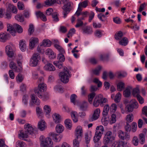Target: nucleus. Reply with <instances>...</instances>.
I'll use <instances>...</instances> for the list:
<instances>
[{"instance_id": "nucleus-1", "label": "nucleus", "mask_w": 147, "mask_h": 147, "mask_svg": "<svg viewBox=\"0 0 147 147\" xmlns=\"http://www.w3.org/2000/svg\"><path fill=\"white\" fill-rule=\"evenodd\" d=\"M24 129L19 131L18 135L19 138L24 140L26 141V139L29 136L31 137H35L37 133V129L33 128L32 125L29 123L25 124L24 126Z\"/></svg>"}, {"instance_id": "nucleus-2", "label": "nucleus", "mask_w": 147, "mask_h": 147, "mask_svg": "<svg viewBox=\"0 0 147 147\" xmlns=\"http://www.w3.org/2000/svg\"><path fill=\"white\" fill-rule=\"evenodd\" d=\"M39 139L40 147H53V142L50 137L45 138L44 136L42 135Z\"/></svg>"}, {"instance_id": "nucleus-3", "label": "nucleus", "mask_w": 147, "mask_h": 147, "mask_svg": "<svg viewBox=\"0 0 147 147\" xmlns=\"http://www.w3.org/2000/svg\"><path fill=\"white\" fill-rule=\"evenodd\" d=\"M104 131V128L102 125L98 126L96 127L95 135L93 138V140L94 142H98L100 140Z\"/></svg>"}, {"instance_id": "nucleus-4", "label": "nucleus", "mask_w": 147, "mask_h": 147, "mask_svg": "<svg viewBox=\"0 0 147 147\" xmlns=\"http://www.w3.org/2000/svg\"><path fill=\"white\" fill-rule=\"evenodd\" d=\"M47 85L45 83L41 82L38 85V88H35L34 91L36 95L39 98L42 97V92L46 90Z\"/></svg>"}, {"instance_id": "nucleus-5", "label": "nucleus", "mask_w": 147, "mask_h": 147, "mask_svg": "<svg viewBox=\"0 0 147 147\" xmlns=\"http://www.w3.org/2000/svg\"><path fill=\"white\" fill-rule=\"evenodd\" d=\"M64 70L59 73V76L61 81L63 83H66L68 82L69 78L71 76L70 72L66 67L64 68Z\"/></svg>"}, {"instance_id": "nucleus-6", "label": "nucleus", "mask_w": 147, "mask_h": 147, "mask_svg": "<svg viewBox=\"0 0 147 147\" xmlns=\"http://www.w3.org/2000/svg\"><path fill=\"white\" fill-rule=\"evenodd\" d=\"M40 59V55L38 53H34L30 59V66L35 67L39 64Z\"/></svg>"}, {"instance_id": "nucleus-7", "label": "nucleus", "mask_w": 147, "mask_h": 147, "mask_svg": "<svg viewBox=\"0 0 147 147\" xmlns=\"http://www.w3.org/2000/svg\"><path fill=\"white\" fill-rule=\"evenodd\" d=\"M73 5V3L71 1H67L66 3H65L63 7V17L64 18L67 17V15L71 10Z\"/></svg>"}, {"instance_id": "nucleus-8", "label": "nucleus", "mask_w": 147, "mask_h": 147, "mask_svg": "<svg viewBox=\"0 0 147 147\" xmlns=\"http://www.w3.org/2000/svg\"><path fill=\"white\" fill-rule=\"evenodd\" d=\"M113 136V133L111 131H108L105 133L103 139V143L104 144L108 145L112 142L111 138Z\"/></svg>"}, {"instance_id": "nucleus-9", "label": "nucleus", "mask_w": 147, "mask_h": 147, "mask_svg": "<svg viewBox=\"0 0 147 147\" xmlns=\"http://www.w3.org/2000/svg\"><path fill=\"white\" fill-rule=\"evenodd\" d=\"M9 60L10 61L9 66L11 69L16 72H20L22 70V68L21 66V63L19 60L17 61V63L19 66L18 67H17L16 64L13 61H11V60L10 59H9Z\"/></svg>"}, {"instance_id": "nucleus-10", "label": "nucleus", "mask_w": 147, "mask_h": 147, "mask_svg": "<svg viewBox=\"0 0 147 147\" xmlns=\"http://www.w3.org/2000/svg\"><path fill=\"white\" fill-rule=\"evenodd\" d=\"M12 46L9 45L6 46L5 47V51L6 54L8 56L11 58H12L13 60L15 59L14 57V52L13 50Z\"/></svg>"}, {"instance_id": "nucleus-11", "label": "nucleus", "mask_w": 147, "mask_h": 147, "mask_svg": "<svg viewBox=\"0 0 147 147\" xmlns=\"http://www.w3.org/2000/svg\"><path fill=\"white\" fill-rule=\"evenodd\" d=\"M75 136L76 138L81 140L83 135L82 128L80 126H78L75 129Z\"/></svg>"}, {"instance_id": "nucleus-12", "label": "nucleus", "mask_w": 147, "mask_h": 147, "mask_svg": "<svg viewBox=\"0 0 147 147\" xmlns=\"http://www.w3.org/2000/svg\"><path fill=\"white\" fill-rule=\"evenodd\" d=\"M38 39L37 37H32L29 40V47L30 49H32L34 47L35 45L38 43Z\"/></svg>"}, {"instance_id": "nucleus-13", "label": "nucleus", "mask_w": 147, "mask_h": 147, "mask_svg": "<svg viewBox=\"0 0 147 147\" xmlns=\"http://www.w3.org/2000/svg\"><path fill=\"white\" fill-rule=\"evenodd\" d=\"M100 113V110L99 109L97 108L95 109L92 115L90 117V120L93 121L97 119L99 117Z\"/></svg>"}, {"instance_id": "nucleus-14", "label": "nucleus", "mask_w": 147, "mask_h": 147, "mask_svg": "<svg viewBox=\"0 0 147 147\" xmlns=\"http://www.w3.org/2000/svg\"><path fill=\"white\" fill-rule=\"evenodd\" d=\"M49 136L51 138H52L55 142L59 141L62 138V136L60 134H56L54 133H51Z\"/></svg>"}, {"instance_id": "nucleus-15", "label": "nucleus", "mask_w": 147, "mask_h": 147, "mask_svg": "<svg viewBox=\"0 0 147 147\" xmlns=\"http://www.w3.org/2000/svg\"><path fill=\"white\" fill-rule=\"evenodd\" d=\"M92 137V132L90 131H88L85 134L84 139L86 144H89L90 142Z\"/></svg>"}, {"instance_id": "nucleus-16", "label": "nucleus", "mask_w": 147, "mask_h": 147, "mask_svg": "<svg viewBox=\"0 0 147 147\" xmlns=\"http://www.w3.org/2000/svg\"><path fill=\"white\" fill-rule=\"evenodd\" d=\"M45 53L49 55V57L51 59H54L56 57L55 53L51 49L49 48H48L46 50Z\"/></svg>"}, {"instance_id": "nucleus-17", "label": "nucleus", "mask_w": 147, "mask_h": 147, "mask_svg": "<svg viewBox=\"0 0 147 147\" xmlns=\"http://www.w3.org/2000/svg\"><path fill=\"white\" fill-rule=\"evenodd\" d=\"M7 9L8 11H12L13 13H17L18 10L16 7L10 3H8L7 6Z\"/></svg>"}, {"instance_id": "nucleus-18", "label": "nucleus", "mask_w": 147, "mask_h": 147, "mask_svg": "<svg viewBox=\"0 0 147 147\" xmlns=\"http://www.w3.org/2000/svg\"><path fill=\"white\" fill-rule=\"evenodd\" d=\"M7 31H9L10 34L13 36H15L16 34V32L14 28L12 25L9 24H7Z\"/></svg>"}, {"instance_id": "nucleus-19", "label": "nucleus", "mask_w": 147, "mask_h": 147, "mask_svg": "<svg viewBox=\"0 0 147 147\" xmlns=\"http://www.w3.org/2000/svg\"><path fill=\"white\" fill-rule=\"evenodd\" d=\"M101 97L102 94H100L95 97L93 102V105L94 106L97 107L100 104Z\"/></svg>"}, {"instance_id": "nucleus-20", "label": "nucleus", "mask_w": 147, "mask_h": 147, "mask_svg": "<svg viewBox=\"0 0 147 147\" xmlns=\"http://www.w3.org/2000/svg\"><path fill=\"white\" fill-rule=\"evenodd\" d=\"M38 128L40 131H42L45 129L46 128V123L43 120L39 121L38 123Z\"/></svg>"}, {"instance_id": "nucleus-21", "label": "nucleus", "mask_w": 147, "mask_h": 147, "mask_svg": "<svg viewBox=\"0 0 147 147\" xmlns=\"http://www.w3.org/2000/svg\"><path fill=\"white\" fill-rule=\"evenodd\" d=\"M30 97L32 102L34 104L38 105L40 104V100L34 94H31Z\"/></svg>"}, {"instance_id": "nucleus-22", "label": "nucleus", "mask_w": 147, "mask_h": 147, "mask_svg": "<svg viewBox=\"0 0 147 147\" xmlns=\"http://www.w3.org/2000/svg\"><path fill=\"white\" fill-rule=\"evenodd\" d=\"M44 69L49 71H54L55 70V67L50 63H48L44 67Z\"/></svg>"}, {"instance_id": "nucleus-23", "label": "nucleus", "mask_w": 147, "mask_h": 147, "mask_svg": "<svg viewBox=\"0 0 147 147\" xmlns=\"http://www.w3.org/2000/svg\"><path fill=\"white\" fill-rule=\"evenodd\" d=\"M36 15L37 18H40L43 21H47V18L45 16L43 13L40 11L36 12Z\"/></svg>"}, {"instance_id": "nucleus-24", "label": "nucleus", "mask_w": 147, "mask_h": 147, "mask_svg": "<svg viewBox=\"0 0 147 147\" xmlns=\"http://www.w3.org/2000/svg\"><path fill=\"white\" fill-rule=\"evenodd\" d=\"M20 47V50L22 51H25L26 48V43L25 40H21L19 43Z\"/></svg>"}, {"instance_id": "nucleus-25", "label": "nucleus", "mask_w": 147, "mask_h": 147, "mask_svg": "<svg viewBox=\"0 0 147 147\" xmlns=\"http://www.w3.org/2000/svg\"><path fill=\"white\" fill-rule=\"evenodd\" d=\"M131 89V88L130 86L126 88L125 90L123 92V94L125 97H128L130 96Z\"/></svg>"}, {"instance_id": "nucleus-26", "label": "nucleus", "mask_w": 147, "mask_h": 147, "mask_svg": "<svg viewBox=\"0 0 147 147\" xmlns=\"http://www.w3.org/2000/svg\"><path fill=\"white\" fill-rule=\"evenodd\" d=\"M124 142L121 141H116L114 142L111 147H123Z\"/></svg>"}, {"instance_id": "nucleus-27", "label": "nucleus", "mask_w": 147, "mask_h": 147, "mask_svg": "<svg viewBox=\"0 0 147 147\" xmlns=\"http://www.w3.org/2000/svg\"><path fill=\"white\" fill-rule=\"evenodd\" d=\"M53 117L54 121L56 123H59L61 121L60 116L58 114L54 113L53 115Z\"/></svg>"}, {"instance_id": "nucleus-28", "label": "nucleus", "mask_w": 147, "mask_h": 147, "mask_svg": "<svg viewBox=\"0 0 147 147\" xmlns=\"http://www.w3.org/2000/svg\"><path fill=\"white\" fill-rule=\"evenodd\" d=\"M9 35L6 33H1L0 34V41L4 42L7 39Z\"/></svg>"}, {"instance_id": "nucleus-29", "label": "nucleus", "mask_w": 147, "mask_h": 147, "mask_svg": "<svg viewBox=\"0 0 147 147\" xmlns=\"http://www.w3.org/2000/svg\"><path fill=\"white\" fill-rule=\"evenodd\" d=\"M110 55V53L101 54L100 55V58L102 61L107 60L108 59Z\"/></svg>"}, {"instance_id": "nucleus-30", "label": "nucleus", "mask_w": 147, "mask_h": 147, "mask_svg": "<svg viewBox=\"0 0 147 147\" xmlns=\"http://www.w3.org/2000/svg\"><path fill=\"white\" fill-rule=\"evenodd\" d=\"M128 43V40L127 38L126 37H123L119 42V44L122 46H126Z\"/></svg>"}, {"instance_id": "nucleus-31", "label": "nucleus", "mask_w": 147, "mask_h": 147, "mask_svg": "<svg viewBox=\"0 0 147 147\" xmlns=\"http://www.w3.org/2000/svg\"><path fill=\"white\" fill-rule=\"evenodd\" d=\"M51 44V41L47 39H46L43 40L42 45L45 47H49Z\"/></svg>"}, {"instance_id": "nucleus-32", "label": "nucleus", "mask_w": 147, "mask_h": 147, "mask_svg": "<svg viewBox=\"0 0 147 147\" xmlns=\"http://www.w3.org/2000/svg\"><path fill=\"white\" fill-rule=\"evenodd\" d=\"M84 20L83 17L78 18L77 21V24L75 25V27L76 28H78L82 26L83 24V22L82 20Z\"/></svg>"}, {"instance_id": "nucleus-33", "label": "nucleus", "mask_w": 147, "mask_h": 147, "mask_svg": "<svg viewBox=\"0 0 147 147\" xmlns=\"http://www.w3.org/2000/svg\"><path fill=\"white\" fill-rule=\"evenodd\" d=\"M93 32L92 28L89 26H87L83 29V32L84 34H90Z\"/></svg>"}, {"instance_id": "nucleus-34", "label": "nucleus", "mask_w": 147, "mask_h": 147, "mask_svg": "<svg viewBox=\"0 0 147 147\" xmlns=\"http://www.w3.org/2000/svg\"><path fill=\"white\" fill-rule=\"evenodd\" d=\"M55 91L57 92L62 93L63 91V89L62 86L59 85H57L55 86L54 88Z\"/></svg>"}, {"instance_id": "nucleus-35", "label": "nucleus", "mask_w": 147, "mask_h": 147, "mask_svg": "<svg viewBox=\"0 0 147 147\" xmlns=\"http://www.w3.org/2000/svg\"><path fill=\"white\" fill-rule=\"evenodd\" d=\"M56 131L57 133H61L64 130V127L63 125L61 124H57L55 127Z\"/></svg>"}, {"instance_id": "nucleus-36", "label": "nucleus", "mask_w": 147, "mask_h": 147, "mask_svg": "<svg viewBox=\"0 0 147 147\" xmlns=\"http://www.w3.org/2000/svg\"><path fill=\"white\" fill-rule=\"evenodd\" d=\"M65 123L66 128L70 129L72 127V124L71 120L69 119H66L65 121Z\"/></svg>"}, {"instance_id": "nucleus-37", "label": "nucleus", "mask_w": 147, "mask_h": 147, "mask_svg": "<svg viewBox=\"0 0 147 147\" xmlns=\"http://www.w3.org/2000/svg\"><path fill=\"white\" fill-rule=\"evenodd\" d=\"M13 26L17 32L19 33H21L22 32L23 29L20 26L17 24H15Z\"/></svg>"}, {"instance_id": "nucleus-38", "label": "nucleus", "mask_w": 147, "mask_h": 147, "mask_svg": "<svg viewBox=\"0 0 147 147\" xmlns=\"http://www.w3.org/2000/svg\"><path fill=\"white\" fill-rule=\"evenodd\" d=\"M110 109V107L108 105H106L104 107L102 114L103 116H106L107 115Z\"/></svg>"}, {"instance_id": "nucleus-39", "label": "nucleus", "mask_w": 147, "mask_h": 147, "mask_svg": "<svg viewBox=\"0 0 147 147\" xmlns=\"http://www.w3.org/2000/svg\"><path fill=\"white\" fill-rule=\"evenodd\" d=\"M145 136L143 133L140 134L139 135L140 143L142 144H143L145 143Z\"/></svg>"}, {"instance_id": "nucleus-40", "label": "nucleus", "mask_w": 147, "mask_h": 147, "mask_svg": "<svg viewBox=\"0 0 147 147\" xmlns=\"http://www.w3.org/2000/svg\"><path fill=\"white\" fill-rule=\"evenodd\" d=\"M64 54L59 53L57 55V59L59 62H63L65 60V57L63 55Z\"/></svg>"}, {"instance_id": "nucleus-41", "label": "nucleus", "mask_w": 147, "mask_h": 147, "mask_svg": "<svg viewBox=\"0 0 147 147\" xmlns=\"http://www.w3.org/2000/svg\"><path fill=\"white\" fill-rule=\"evenodd\" d=\"M55 48L59 51V53L64 54L65 51L63 48L60 45H56Z\"/></svg>"}, {"instance_id": "nucleus-42", "label": "nucleus", "mask_w": 147, "mask_h": 147, "mask_svg": "<svg viewBox=\"0 0 147 147\" xmlns=\"http://www.w3.org/2000/svg\"><path fill=\"white\" fill-rule=\"evenodd\" d=\"M123 36V32L120 31L115 35V38L117 40H120Z\"/></svg>"}, {"instance_id": "nucleus-43", "label": "nucleus", "mask_w": 147, "mask_h": 147, "mask_svg": "<svg viewBox=\"0 0 147 147\" xmlns=\"http://www.w3.org/2000/svg\"><path fill=\"white\" fill-rule=\"evenodd\" d=\"M15 18L16 20L20 22H22L24 20V18L22 15L18 14L15 16Z\"/></svg>"}, {"instance_id": "nucleus-44", "label": "nucleus", "mask_w": 147, "mask_h": 147, "mask_svg": "<svg viewBox=\"0 0 147 147\" xmlns=\"http://www.w3.org/2000/svg\"><path fill=\"white\" fill-rule=\"evenodd\" d=\"M88 107V104L86 102H84L80 105V108L82 110L85 111L86 110Z\"/></svg>"}, {"instance_id": "nucleus-45", "label": "nucleus", "mask_w": 147, "mask_h": 147, "mask_svg": "<svg viewBox=\"0 0 147 147\" xmlns=\"http://www.w3.org/2000/svg\"><path fill=\"white\" fill-rule=\"evenodd\" d=\"M95 95V93L92 92L88 96V101L90 103H91L93 98Z\"/></svg>"}, {"instance_id": "nucleus-46", "label": "nucleus", "mask_w": 147, "mask_h": 147, "mask_svg": "<svg viewBox=\"0 0 147 147\" xmlns=\"http://www.w3.org/2000/svg\"><path fill=\"white\" fill-rule=\"evenodd\" d=\"M58 14L57 12H54L52 14L53 21L55 22H57L59 20L58 17Z\"/></svg>"}, {"instance_id": "nucleus-47", "label": "nucleus", "mask_w": 147, "mask_h": 147, "mask_svg": "<svg viewBox=\"0 0 147 147\" xmlns=\"http://www.w3.org/2000/svg\"><path fill=\"white\" fill-rule=\"evenodd\" d=\"M124 83L123 82H119L117 85V89L119 91H121L123 89L124 87Z\"/></svg>"}, {"instance_id": "nucleus-48", "label": "nucleus", "mask_w": 147, "mask_h": 147, "mask_svg": "<svg viewBox=\"0 0 147 147\" xmlns=\"http://www.w3.org/2000/svg\"><path fill=\"white\" fill-rule=\"evenodd\" d=\"M76 114L77 113L75 112H72L71 113L72 119L74 122H76L78 121V119L76 116Z\"/></svg>"}, {"instance_id": "nucleus-49", "label": "nucleus", "mask_w": 147, "mask_h": 147, "mask_svg": "<svg viewBox=\"0 0 147 147\" xmlns=\"http://www.w3.org/2000/svg\"><path fill=\"white\" fill-rule=\"evenodd\" d=\"M80 141V140H79V139L76 138L73 141V147H79Z\"/></svg>"}, {"instance_id": "nucleus-50", "label": "nucleus", "mask_w": 147, "mask_h": 147, "mask_svg": "<svg viewBox=\"0 0 147 147\" xmlns=\"http://www.w3.org/2000/svg\"><path fill=\"white\" fill-rule=\"evenodd\" d=\"M102 31L99 30H96L94 32L95 36L98 38L101 37L102 35Z\"/></svg>"}, {"instance_id": "nucleus-51", "label": "nucleus", "mask_w": 147, "mask_h": 147, "mask_svg": "<svg viewBox=\"0 0 147 147\" xmlns=\"http://www.w3.org/2000/svg\"><path fill=\"white\" fill-rule=\"evenodd\" d=\"M28 96L27 95H24L22 98V102L24 105L27 106L28 104Z\"/></svg>"}, {"instance_id": "nucleus-52", "label": "nucleus", "mask_w": 147, "mask_h": 147, "mask_svg": "<svg viewBox=\"0 0 147 147\" xmlns=\"http://www.w3.org/2000/svg\"><path fill=\"white\" fill-rule=\"evenodd\" d=\"M101 69V67L100 66H98L93 70L92 71L93 74L96 75H98L99 74V72Z\"/></svg>"}, {"instance_id": "nucleus-53", "label": "nucleus", "mask_w": 147, "mask_h": 147, "mask_svg": "<svg viewBox=\"0 0 147 147\" xmlns=\"http://www.w3.org/2000/svg\"><path fill=\"white\" fill-rule=\"evenodd\" d=\"M133 116L131 114L127 115L126 117V120L127 122H131L133 120Z\"/></svg>"}, {"instance_id": "nucleus-54", "label": "nucleus", "mask_w": 147, "mask_h": 147, "mask_svg": "<svg viewBox=\"0 0 147 147\" xmlns=\"http://www.w3.org/2000/svg\"><path fill=\"white\" fill-rule=\"evenodd\" d=\"M44 111L47 114H48L51 111L50 106L48 105H45L44 107Z\"/></svg>"}, {"instance_id": "nucleus-55", "label": "nucleus", "mask_w": 147, "mask_h": 147, "mask_svg": "<svg viewBox=\"0 0 147 147\" xmlns=\"http://www.w3.org/2000/svg\"><path fill=\"white\" fill-rule=\"evenodd\" d=\"M137 127V124L136 123L133 122L132 123V127L131 130L133 132H134L136 131Z\"/></svg>"}, {"instance_id": "nucleus-56", "label": "nucleus", "mask_w": 147, "mask_h": 147, "mask_svg": "<svg viewBox=\"0 0 147 147\" xmlns=\"http://www.w3.org/2000/svg\"><path fill=\"white\" fill-rule=\"evenodd\" d=\"M121 94L120 92H118L116 95L115 98V101L116 102H119L120 100Z\"/></svg>"}, {"instance_id": "nucleus-57", "label": "nucleus", "mask_w": 147, "mask_h": 147, "mask_svg": "<svg viewBox=\"0 0 147 147\" xmlns=\"http://www.w3.org/2000/svg\"><path fill=\"white\" fill-rule=\"evenodd\" d=\"M42 46V45H41L39 46H38L37 47V50L39 53L43 54L44 52V50L43 49Z\"/></svg>"}, {"instance_id": "nucleus-58", "label": "nucleus", "mask_w": 147, "mask_h": 147, "mask_svg": "<svg viewBox=\"0 0 147 147\" xmlns=\"http://www.w3.org/2000/svg\"><path fill=\"white\" fill-rule=\"evenodd\" d=\"M61 62L57 61H55L53 62V64L57 66L59 68L61 69L63 66V63Z\"/></svg>"}, {"instance_id": "nucleus-59", "label": "nucleus", "mask_w": 147, "mask_h": 147, "mask_svg": "<svg viewBox=\"0 0 147 147\" xmlns=\"http://www.w3.org/2000/svg\"><path fill=\"white\" fill-rule=\"evenodd\" d=\"M140 92V91L139 89L138 88H136L133 90L132 94L134 96H136L137 97V95L139 94Z\"/></svg>"}, {"instance_id": "nucleus-60", "label": "nucleus", "mask_w": 147, "mask_h": 147, "mask_svg": "<svg viewBox=\"0 0 147 147\" xmlns=\"http://www.w3.org/2000/svg\"><path fill=\"white\" fill-rule=\"evenodd\" d=\"M139 140L138 138L136 136H134L132 139V143L135 146L138 145Z\"/></svg>"}, {"instance_id": "nucleus-61", "label": "nucleus", "mask_w": 147, "mask_h": 147, "mask_svg": "<svg viewBox=\"0 0 147 147\" xmlns=\"http://www.w3.org/2000/svg\"><path fill=\"white\" fill-rule=\"evenodd\" d=\"M116 121V117L115 114H113L111 116L110 123L111 124L115 123Z\"/></svg>"}, {"instance_id": "nucleus-62", "label": "nucleus", "mask_w": 147, "mask_h": 147, "mask_svg": "<svg viewBox=\"0 0 147 147\" xmlns=\"http://www.w3.org/2000/svg\"><path fill=\"white\" fill-rule=\"evenodd\" d=\"M77 97L76 95L74 94H72L71 96V102L73 103L74 105L76 104V99Z\"/></svg>"}, {"instance_id": "nucleus-63", "label": "nucleus", "mask_w": 147, "mask_h": 147, "mask_svg": "<svg viewBox=\"0 0 147 147\" xmlns=\"http://www.w3.org/2000/svg\"><path fill=\"white\" fill-rule=\"evenodd\" d=\"M20 90L22 92H25L26 90V86L24 83L21 84L20 86Z\"/></svg>"}, {"instance_id": "nucleus-64", "label": "nucleus", "mask_w": 147, "mask_h": 147, "mask_svg": "<svg viewBox=\"0 0 147 147\" xmlns=\"http://www.w3.org/2000/svg\"><path fill=\"white\" fill-rule=\"evenodd\" d=\"M24 142L21 141H18L16 144V147H23L24 146Z\"/></svg>"}]
</instances>
